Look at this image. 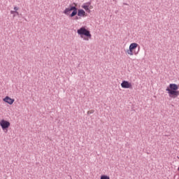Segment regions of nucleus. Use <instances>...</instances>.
I'll return each mask as SVG.
<instances>
[{
    "mask_svg": "<svg viewBox=\"0 0 179 179\" xmlns=\"http://www.w3.org/2000/svg\"><path fill=\"white\" fill-rule=\"evenodd\" d=\"M178 88V85L171 83L166 87V92H167L171 99H177V96H179Z\"/></svg>",
    "mask_w": 179,
    "mask_h": 179,
    "instance_id": "nucleus-1",
    "label": "nucleus"
},
{
    "mask_svg": "<svg viewBox=\"0 0 179 179\" xmlns=\"http://www.w3.org/2000/svg\"><path fill=\"white\" fill-rule=\"evenodd\" d=\"M78 36L83 38L85 41H89L92 39V34L90 31L87 29V27L83 26L77 30Z\"/></svg>",
    "mask_w": 179,
    "mask_h": 179,
    "instance_id": "nucleus-2",
    "label": "nucleus"
},
{
    "mask_svg": "<svg viewBox=\"0 0 179 179\" xmlns=\"http://www.w3.org/2000/svg\"><path fill=\"white\" fill-rule=\"evenodd\" d=\"M78 4L73 3V4H70L69 7L66 8L63 11V13L66 16H69V17H74L78 15V8H76Z\"/></svg>",
    "mask_w": 179,
    "mask_h": 179,
    "instance_id": "nucleus-3",
    "label": "nucleus"
},
{
    "mask_svg": "<svg viewBox=\"0 0 179 179\" xmlns=\"http://www.w3.org/2000/svg\"><path fill=\"white\" fill-rule=\"evenodd\" d=\"M139 46V45L136 43H132L129 45V49L127 50H126V54H127V55H136V54H138V52H135V50H136V48H138V47Z\"/></svg>",
    "mask_w": 179,
    "mask_h": 179,
    "instance_id": "nucleus-4",
    "label": "nucleus"
},
{
    "mask_svg": "<svg viewBox=\"0 0 179 179\" xmlns=\"http://www.w3.org/2000/svg\"><path fill=\"white\" fill-rule=\"evenodd\" d=\"M0 127L3 131H8V129L10 127V122L6 120L2 119L0 120Z\"/></svg>",
    "mask_w": 179,
    "mask_h": 179,
    "instance_id": "nucleus-5",
    "label": "nucleus"
},
{
    "mask_svg": "<svg viewBox=\"0 0 179 179\" xmlns=\"http://www.w3.org/2000/svg\"><path fill=\"white\" fill-rule=\"evenodd\" d=\"M81 8H83V9H85V12H87V13H90V12H92V9H93V6H92V3L87 2L84 3L81 6Z\"/></svg>",
    "mask_w": 179,
    "mask_h": 179,
    "instance_id": "nucleus-6",
    "label": "nucleus"
},
{
    "mask_svg": "<svg viewBox=\"0 0 179 179\" xmlns=\"http://www.w3.org/2000/svg\"><path fill=\"white\" fill-rule=\"evenodd\" d=\"M122 89H132V83L127 80H123L121 83Z\"/></svg>",
    "mask_w": 179,
    "mask_h": 179,
    "instance_id": "nucleus-7",
    "label": "nucleus"
},
{
    "mask_svg": "<svg viewBox=\"0 0 179 179\" xmlns=\"http://www.w3.org/2000/svg\"><path fill=\"white\" fill-rule=\"evenodd\" d=\"M77 15L79 17H86V16H87V13H86V11L83 9H78Z\"/></svg>",
    "mask_w": 179,
    "mask_h": 179,
    "instance_id": "nucleus-8",
    "label": "nucleus"
},
{
    "mask_svg": "<svg viewBox=\"0 0 179 179\" xmlns=\"http://www.w3.org/2000/svg\"><path fill=\"white\" fill-rule=\"evenodd\" d=\"M3 101L5 102V103H7V104H10V106H12V104H13V103H15V99H12L9 96H6Z\"/></svg>",
    "mask_w": 179,
    "mask_h": 179,
    "instance_id": "nucleus-9",
    "label": "nucleus"
},
{
    "mask_svg": "<svg viewBox=\"0 0 179 179\" xmlns=\"http://www.w3.org/2000/svg\"><path fill=\"white\" fill-rule=\"evenodd\" d=\"M101 179H110V176H108L107 175H102L101 176Z\"/></svg>",
    "mask_w": 179,
    "mask_h": 179,
    "instance_id": "nucleus-10",
    "label": "nucleus"
},
{
    "mask_svg": "<svg viewBox=\"0 0 179 179\" xmlns=\"http://www.w3.org/2000/svg\"><path fill=\"white\" fill-rule=\"evenodd\" d=\"M10 13H11V15H15V13H16V15H19V12L15 11V10H11Z\"/></svg>",
    "mask_w": 179,
    "mask_h": 179,
    "instance_id": "nucleus-11",
    "label": "nucleus"
},
{
    "mask_svg": "<svg viewBox=\"0 0 179 179\" xmlns=\"http://www.w3.org/2000/svg\"><path fill=\"white\" fill-rule=\"evenodd\" d=\"M19 10V8L17 6L14 7V11L17 12Z\"/></svg>",
    "mask_w": 179,
    "mask_h": 179,
    "instance_id": "nucleus-12",
    "label": "nucleus"
},
{
    "mask_svg": "<svg viewBox=\"0 0 179 179\" xmlns=\"http://www.w3.org/2000/svg\"><path fill=\"white\" fill-rule=\"evenodd\" d=\"M75 20H79V19H81V17H78V16H76V17H75Z\"/></svg>",
    "mask_w": 179,
    "mask_h": 179,
    "instance_id": "nucleus-13",
    "label": "nucleus"
},
{
    "mask_svg": "<svg viewBox=\"0 0 179 179\" xmlns=\"http://www.w3.org/2000/svg\"><path fill=\"white\" fill-rule=\"evenodd\" d=\"M14 17L15 16V14H14V15H13Z\"/></svg>",
    "mask_w": 179,
    "mask_h": 179,
    "instance_id": "nucleus-14",
    "label": "nucleus"
}]
</instances>
